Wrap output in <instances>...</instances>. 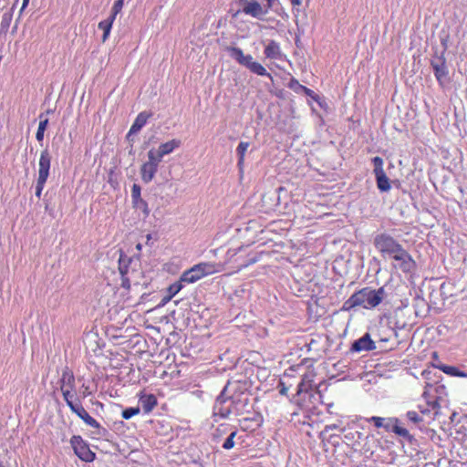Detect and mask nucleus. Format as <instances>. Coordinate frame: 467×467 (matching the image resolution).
<instances>
[{
    "label": "nucleus",
    "mask_w": 467,
    "mask_h": 467,
    "mask_svg": "<svg viewBox=\"0 0 467 467\" xmlns=\"http://www.w3.org/2000/svg\"><path fill=\"white\" fill-rule=\"evenodd\" d=\"M142 201H144V200L141 198V196L132 199L133 206L135 207L136 205L140 204V202H142Z\"/></svg>",
    "instance_id": "obj_44"
},
{
    "label": "nucleus",
    "mask_w": 467,
    "mask_h": 467,
    "mask_svg": "<svg viewBox=\"0 0 467 467\" xmlns=\"http://www.w3.org/2000/svg\"><path fill=\"white\" fill-rule=\"evenodd\" d=\"M122 286H123V287H129V286H130L129 282H128V281H127V282L123 281V283H122Z\"/></svg>",
    "instance_id": "obj_49"
},
{
    "label": "nucleus",
    "mask_w": 467,
    "mask_h": 467,
    "mask_svg": "<svg viewBox=\"0 0 467 467\" xmlns=\"http://www.w3.org/2000/svg\"><path fill=\"white\" fill-rule=\"evenodd\" d=\"M181 144L182 142L180 140L172 139L169 141L160 144L158 150L153 149V155L155 158L161 161L165 155L171 153L174 150L178 149Z\"/></svg>",
    "instance_id": "obj_17"
},
{
    "label": "nucleus",
    "mask_w": 467,
    "mask_h": 467,
    "mask_svg": "<svg viewBox=\"0 0 467 467\" xmlns=\"http://www.w3.org/2000/svg\"><path fill=\"white\" fill-rule=\"evenodd\" d=\"M58 385L67 405L78 400L76 391L75 375L68 367L63 368Z\"/></svg>",
    "instance_id": "obj_7"
},
{
    "label": "nucleus",
    "mask_w": 467,
    "mask_h": 467,
    "mask_svg": "<svg viewBox=\"0 0 467 467\" xmlns=\"http://www.w3.org/2000/svg\"><path fill=\"white\" fill-rule=\"evenodd\" d=\"M67 407L70 409L72 412L77 414L88 426L95 429L101 428L100 423L88 414V412L82 406L79 400L67 404Z\"/></svg>",
    "instance_id": "obj_14"
},
{
    "label": "nucleus",
    "mask_w": 467,
    "mask_h": 467,
    "mask_svg": "<svg viewBox=\"0 0 467 467\" xmlns=\"http://www.w3.org/2000/svg\"><path fill=\"white\" fill-rule=\"evenodd\" d=\"M82 388H83V390L81 392V397L83 399H85V398L88 397L89 395H91L92 392L89 390V387L88 386H84L83 385Z\"/></svg>",
    "instance_id": "obj_41"
},
{
    "label": "nucleus",
    "mask_w": 467,
    "mask_h": 467,
    "mask_svg": "<svg viewBox=\"0 0 467 467\" xmlns=\"http://www.w3.org/2000/svg\"><path fill=\"white\" fill-rule=\"evenodd\" d=\"M430 374H431V372H430V371H427V370H424V371L422 372V376H423L425 379H429V378H428V376H429Z\"/></svg>",
    "instance_id": "obj_48"
},
{
    "label": "nucleus",
    "mask_w": 467,
    "mask_h": 467,
    "mask_svg": "<svg viewBox=\"0 0 467 467\" xmlns=\"http://www.w3.org/2000/svg\"><path fill=\"white\" fill-rule=\"evenodd\" d=\"M228 52L234 59H235L240 65L247 67L252 73L262 77L266 76L272 78L271 74L266 71L265 67L262 64L254 61L251 55H244L240 47H228Z\"/></svg>",
    "instance_id": "obj_6"
},
{
    "label": "nucleus",
    "mask_w": 467,
    "mask_h": 467,
    "mask_svg": "<svg viewBox=\"0 0 467 467\" xmlns=\"http://www.w3.org/2000/svg\"><path fill=\"white\" fill-rule=\"evenodd\" d=\"M140 413V408L139 407H130L127 408L122 410L121 416L124 420H130L135 415H138Z\"/></svg>",
    "instance_id": "obj_32"
},
{
    "label": "nucleus",
    "mask_w": 467,
    "mask_h": 467,
    "mask_svg": "<svg viewBox=\"0 0 467 467\" xmlns=\"http://www.w3.org/2000/svg\"><path fill=\"white\" fill-rule=\"evenodd\" d=\"M147 238H148V240H150V234H148Z\"/></svg>",
    "instance_id": "obj_54"
},
{
    "label": "nucleus",
    "mask_w": 467,
    "mask_h": 467,
    "mask_svg": "<svg viewBox=\"0 0 467 467\" xmlns=\"http://www.w3.org/2000/svg\"><path fill=\"white\" fill-rule=\"evenodd\" d=\"M296 368L291 367L284 373L283 379L279 381V393L283 396H286L288 390L293 386V384L289 381L292 378L295 377Z\"/></svg>",
    "instance_id": "obj_23"
},
{
    "label": "nucleus",
    "mask_w": 467,
    "mask_h": 467,
    "mask_svg": "<svg viewBox=\"0 0 467 467\" xmlns=\"http://www.w3.org/2000/svg\"><path fill=\"white\" fill-rule=\"evenodd\" d=\"M306 375L301 377L300 381L296 385V394L306 392L311 388V379Z\"/></svg>",
    "instance_id": "obj_31"
},
{
    "label": "nucleus",
    "mask_w": 467,
    "mask_h": 467,
    "mask_svg": "<svg viewBox=\"0 0 467 467\" xmlns=\"http://www.w3.org/2000/svg\"><path fill=\"white\" fill-rule=\"evenodd\" d=\"M441 45L443 46L444 48L447 47V43L445 40H441Z\"/></svg>",
    "instance_id": "obj_50"
},
{
    "label": "nucleus",
    "mask_w": 467,
    "mask_h": 467,
    "mask_svg": "<svg viewBox=\"0 0 467 467\" xmlns=\"http://www.w3.org/2000/svg\"><path fill=\"white\" fill-rule=\"evenodd\" d=\"M441 371L445 374L453 376V377H466V373L461 371L457 367L454 366H447L441 365L438 367Z\"/></svg>",
    "instance_id": "obj_30"
},
{
    "label": "nucleus",
    "mask_w": 467,
    "mask_h": 467,
    "mask_svg": "<svg viewBox=\"0 0 467 467\" xmlns=\"http://www.w3.org/2000/svg\"><path fill=\"white\" fill-rule=\"evenodd\" d=\"M70 443L74 452L81 461L85 462H92L95 460V452L90 450L88 444L82 439L81 436L74 435L70 439Z\"/></svg>",
    "instance_id": "obj_11"
},
{
    "label": "nucleus",
    "mask_w": 467,
    "mask_h": 467,
    "mask_svg": "<svg viewBox=\"0 0 467 467\" xmlns=\"http://www.w3.org/2000/svg\"><path fill=\"white\" fill-rule=\"evenodd\" d=\"M264 54L266 58L274 60V59H283L285 56L283 54L280 44L275 40H269L267 44L265 46Z\"/></svg>",
    "instance_id": "obj_19"
},
{
    "label": "nucleus",
    "mask_w": 467,
    "mask_h": 467,
    "mask_svg": "<svg viewBox=\"0 0 467 467\" xmlns=\"http://www.w3.org/2000/svg\"><path fill=\"white\" fill-rule=\"evenodd\" d=\"M182 282L181 279L178 282H175L171 285H170L166 290V296H163L161 299V305L164 306L169 301L171 300L173 296H175L183 287Z\"/></svg>",
    "instance_id": "obj_25"
},
{
    "label": "nucleus",
    "mask_w": 467,
    "mask_h": 467,
    "mask_svg": "<svg viewBox=\"0 0 467 467\" xmlns=\"http://www.w3.org/2000/svg\"><path fill=\"white\" fill-rule=\"evenodd\" d=\"M198 265L201 266L203 276L219 273L223 269V265L212 262H202Z\"/></svg>",
    "instance_id": "obj_24"
},
{
    "label": "nucleus",
    "mask_w": 467,
    "mask_h": 467,
    "mask_svg": "<svg viewBox=\"0 0 467 467\" xmlns=\"http://www.w3.org/2000/svg\"><path fill=\"white\" fill-rule=\"evenodd\" d=\"M150 117V114L143 111L138 114L133 124L130 127V133L138 132L145 124L147 123L148 119Z\"/></svg>",
    "instance_id": "obj_26"
},
{
    "label": "nucleus",
    "mask_w": 467,
    "mask_h": 467,
    "mask_svg": "<svg viewBox=\"0 0 467 467\" xmlns=\"http://www.w3.org/2000/svg\"><path fill=\"white\" fill-rule=\"evenodd\" d=\"M369 439L374 440V437H373L372 435H371V436H370V435H368V436L366 437V443H365V445H364V447H363V450H364V451H365V452H369L370 454H372V453H373V451H372L369 447H368V448L366 447V446H367V443H368V441H369Z\"/></svg>",
    "instance_id": "obj_42"
},
{
    "label": "nucleus",
    "mask_w": 467,
    "mask_h": 467,
    "mask_svg": "<svg viewBox=\"0 0 467 467\" xmlns=\"http://www.w3.org/2000/svg\"><path fill=\"white\" fill-rule=\"evenodd\" d=\"M119 271L121 273V275H125L127 273V270L124 269L122 266H121V260L119 259Z\"/></svg>",
    "instance_id": "obj_47"
},
{
    "label": "nucleus",
    "mask_w": 467,
    "mask_h": 467,
    "mask_svg": "<svg viewBox=\"0 0 467 467\" xmlns=\"http://www.w3.org/2000/svg\"><path fill=\"white\" fill-rule=\"evenodd\" d=\"M263 423V418L260 414H254L252 417H245L239 420V425L244 431H254Z\"/></svg>",
    "instance_id": "obj_18"
},
{
    "label": "nucleus",
    "mask_w": 467,
    "mask_h": 467,
    "mask_svg": "<svg viewBox=\"0 0 467 467\" xmlns=\"http://www.w3.org/2000/svg\"><path fill=\"white\" fill-rule=\"evenodd\" d=\"M385 296L386 292L383 286L379 289H372L368 286L363 287L356 291L344 302L341 310L350 311L356 307L373 309L381 304Z\"/></svg>",
    "instance_id": "obj_1"
},
{
    "label": "nucleus",
    "mask_w": 467,
    "mask_h": 467,
    "mask_svg": "<svg viewBox=\"0 0 467 467\" xmlns=\"http://www.w3.org/2000/svg\"><path fill=\"white\" fill-rule=\"evenodd\" d=\"M446 395V387L443 384L438 381L426 383L422 393V400L425 404L419 405L421 415L430 416L431 413L437 415L441 408V402Z\"/></svg>",
    "instance_id": "obj_2"
},
{
    "label": "nucleus",
    "mask_w": 467,
    "mask_h": 467,
    "mask_svg": "<svg viewBox=\"0 0 467 467\" xmlns=\"http://www.w3.org/2000/svg\"><path fill=\"white\" fill-rule=\"evenodd\" d=\"M291 5L294 7L300 6L303 3V0H290Z\"/></svg>",
    "instance_id": "obj_43"
},
{
    "label": "nucleus",
    "mask_w": 467,
    "mask_h": 467,
    "mask_svg": "<svg viewBox=\"0 0 467 467\" xmlns=\"http://www.w3.org/2000/svg\"><path fill=\"white\" fill-rule=\"evenodd\" d=\"M389 260L392 261V267L404 274H412L417 269V263L411 254L402 247L400 251L395 254Z\"/></svg>",
    "instance_id": "obj_9"
},
{
    "label": "nucleus",
    "mask_w": 467,
    "mask_h": 467,
    "mask_svg": "<svg viewBox=\"0 0 467 467\" xmlns=\"http://www.w3.org/2000/svg\"><path fill=\"white\" fill-rule=\"evenodd\" d=\"M249 146L250 143L248 141H241L236 148V152L238 155V167L241 169L244 166L245 153Z\"/></svg>",
    "instance_id": "obj_29"
},
{
    "label": "nucleus",
    "mask_w": 467,
    "mask_h": 467,
    "mask_svg": "<svg viewBox=\"0 0 467 467\" xmlns=\"http://www.w3.org/2000/svg\"><path fill=\"white\" fill-rule=\"evenodd\" d=\"M236 431H234L230 433L228 438L225 440V441L223 444V448L225 450H230L234 447V439L236 436Z\"/></svg>",
    "instance_id": "obj_36"
},
{
    "label": "nucleus",
    "mask_w": 467,
    "mask_h": 467,
    "mask_svg": "<svg viewBox=\"0 0 467 467\" xmlns=\"http://www.w3.org/2000/svg\"><path fill=\"white\" fill-rule=\"evenodd\" d=\"M284 190H285V188H284V187H279V188H278V192H281V191H284Z\"/></svg>",
    "instance_id": "obj_52"
},
{
    "label": "nucleus",
    "mask_w": 467,
    "mask_h": 467,
    "mask_svg": "<svg viewBox=\"0 0 467 467\" xmlns=\"http://www.w3.org/2000/svg\"><path fill=\"white\" fill-rule=\"evenodd\" d=\"M306 96L312 98L314 100L318 101L319 97L310 88L305 86V88L302 90Z\"/></svg>",
    "instance_id": "obj_40"
},
{
    "label": "nucleus",
    "mask_w": 467,
    "mask_h": 467,
    "mask_svg": "<svg viewBox=\"0 0 467 467\" xmlns=\"http://www.w3.org/2000/svg\"><path fill=\"white\" fill-rule=\"evenodd\" d=\"M136 248H137L139 251H140V250H141V248H142V245H141L140 244H138L136 245Z\"/></svg>",
    "instance_id": "obj_51"
},
{
    "label": "nucleus",
    "mask_w": 467,
    "mask_h": 467,
    "mask_svg": "<svg viewBox=\"0 0 467 467\" xmlns=\"http://www.w3.org/2000/svg\"><path fill=\"white\" fill-rule=\"evenodd\" d=\"M265 5H263L257 0H237V3L242 6L241 10H238L236 14L243 13L245 16H249L258 20H264L265 16L268 14L269 10L272 9L278 0H265Z\"/></svg>",
    "instance_id": "obj_3"
},
{
    "label": "nucleus",
    "mask_w": 467,
    "mask_h": 467,
    "mask_svg": "<svg viewBox=\"0 0 467 467\" xmlns=\"http://www.w3.org/2000/svg\"><path fill=\"white\" fill-rule=\"evenodd\" d=\"M431 66L437 81L441 86H443L449 75L445 57L443 56L435 57L431 61Z\"/></svg>",
    "instance_id": "obj_15"
},
{
    "label": "nucleus",
    "mask_w": 467,
    "mask_h": 467,
    "mask_svg": "<svg viewBox=\"0 0 467 467\" xmlns=\"http://www.w3.org/2000/svg\"><path fill=\"white\" fill-rule=\"evenodd\" d=\"M39 124H38V128H37V130H36V139L38 140V141H42L43 139H44V134H45V131L47 130V127L48 125V119L45 116L44 113H41L39 115Z\"/></svg>",
    "instance_id": "obj_28"
},
{
    "label": "nucleus",
    "mask_w": 467,
    "mask_h": 467,
    "mask_svg": "<svg viewBox=\"0 0 467 467\" xmlns=\"http://www.w3.org/2000/svg\"><path fill=\"white\" fill-rule=\"evenodd\" d=\"M124 0H117L111 9V14L109 16H114V20L119 13L121 12L123 7Z\"/></svg>",
    "instance_id": "obj_34"
},
{
    "label": "nucleus",
    "mask_w": 467,
    "mask_h": 467,
    "mask_svg": "<svg viewBox=\"0 0 467 467\" xmlns=\"http://www.w3.org/2000/svg\"><path fill=\"white\" fill-rule=\"evenodd\" d=\"M51 167V156L47 149H45L40 153L38 161V177L36 184V196L40 198L45 184L49 176V171Z\"/></svg>",
    "instance_id": "obj_8"
},
{
    "label": "nucleus",
    "mask_w": 467,
    "mask_h": 467,
    "mask_svg": "<svg viewBox=\"0 0 467 467\" xmlns=\"http://www.w3.org/2000/svg\"><path fill=\"white\" fill-rule=\"evenodd\" d=\"M202 277L204 276L201 270V266L197 264L182 273L181 275V281L183 283L192 284L202 279Z\"/></svg>",
    "instance_id": "obj_21"
},
{
    "label": "nucleus",
    "mask_w": 467,
    "mask_h": 467,
    "mask_svg": "<svg viewBox=\"0 0 467 467\" xmlns=\"http://www.w3.org/2000/svg\"><path fill=\"white\" fill-rule=\"evenodd\" d=\"M12 17H13V14L11 11L5 12L3 14L2 20H1V28L2 29H4V30L8 29L10 23L12 21Z\"/></svg>",
    "instance_id": "obj_33"
},
{
    "label": "nucleus",
    "mask_w": 467,
    "mask_h": 467,
    "mask_svg": "<svg viewBox=\"0 0 467 467\" xmlns=\"http://www.w3.org/2000/svg\"><path fill=\"white\" fill-rule=\"evenodd\" d=\"M372 163L374 166V174L376 177L377 187L380 192H389L391 188L390 182L389 177L387 176L384 171V161L383 159L376 156L372 159Z\"/></svg>",
    "instance_id": "obj_12"
},
{
    "label": "nucleus",
    "mask_w": 467,
    "mask_h": 467,
    "mask_svg": "<svg viewBox=\"0 0 467 467\" xmlns=\"http://www.w3.org/2000/svg\"><path fill=\"white\" fill-rule=\"evenodd\" d=\"M29 0H23L21 12L28 5Z\"/></svg>",
    "instance_id": "obj_46"
},
{
    "label": "nucleus",
    "mask_w": 467,
    "mask_h": 467,
    "mask_svg": "<svg viewBox=\"0 0 467 467\" xmlns=\"http://www.w3.org/2000/svg\"><path fill=\"white\" fill-rule=\"evenodd\" d=\"M114 16H109L107 19L99 23L98 27L103 31L102 42H106L109 36L112 25L114 23Z\"/></svg>",
    "instance_id": "obj_27"
},
{
    "label": "nucleus",
    "mask_w": 467,
    "mask_h": 467,
    "mask_svg": "<svg viewBox=\"0 0 467 467\" xmlns=\"http://www.w3.org/2000/svg\"><path fill=\"white\" fill-rule=\"evenodd\" d=\"M365 420L372 423L377 429H384L387 432H393L403 438H410L409 431L403 427L398 418L372 416Z\"/></svg>",
    "instance_id": "obj_4"
},
{
    "label": "nucleus",
    "mask_w": 467,
    "mask_h": 467,
    "mask_svg": "<svg viewBox=\"0 0 467 467\" xmlns=\"http://www.w3.org/2000/svg\"><path fill=\"white\" fill-rule=\"evenodd\" d=\"M51 112H52V110H51V109H48V110H47V112H46V113H47V114H50Z\"/></svg>",
    "instance_id": "obj_53"
},
{
    "label": "nucleus",
    "mask_w": 467,
    "mask_h": 467,
    "mask_svg": "<svg viewBox=\"0 0 467 467\" xmlns=\"http://www.w3.org/2000/svg\"><path fill=\"white\" fill-rule=\"evenodd\" d=\"M135 208L141 210L145 217L150 215L148 202L145 200L140 202V204L136 205Z\"/></svg>",
    "instance_id": "obj_38"
},
{
    "label": "nucleus",
    "mask_w": 467,
    "mask_h": 467,
    "mask_svg": "<svg viewBox=\"0 0 467 467\" xmlns=\"http://www.w3.org/2000/svg\"><path fill=\"white\" fill-rule=\"evenodd\" d=\"M139 402L142 407L143 412L148 414L158 405L157 398L154 394H147L141 391L139 395Z\"/></svg>",
    "instance_id": "obj_20"
},
{
    "label": "nucleus",
    "mask_w": 467,
    "mask_h": 467,
    "mask_svg": "<svg viewBox=\"0 0 467 467\" xmlns=\"http://www.w3.org/2000/svg\"><path fill=\"white\" fill-rule=\"evenodd\" d=\"M287 86L290 89L294 90L295 92H300L303 90V88H305V86L301 85L299 81L295 78H292L290 79Z\"/></svg>",
    "instance_id": "obj_35"
},
{
    "label": "nucleus",
    "mask_w": 467,
    "mask_h": 467,
    "mask_svg": "<svg viewBox=\"0 0 467 467\" xmlns=\"http://www.w3.org/2000/svg\"><path fill=\"white\" fill-rule=\"evenodd\" d=\"M234 401L230 398H225L223 393L217 397L213 410L214 414L222 418L228 417L232 412V405Z\"/></svg>",
    "instance_id": "obj_16"
},
{
    "label": "nucleus",
    "mask_w": 467,
    "mask_h": 467,
    "mask_svg": "<svg viewBox=\"0 0 467 467\" xmlns=\"http://www.w3.org/2000/svg\"><path fill=\"white\" fill-rule=\"evenodd\" d=\"M161 161L153 155V149L148 151V161L140 167V177L145 183L151 182L158 171Z\"/></svg>",
    "instance_id": "obj_13"
},
{
    "label": "nucleus",
    "mask_w": 467,
    "mask_h": 467,
    "mask_svg": "<svg viewBox=\"0 0 467 467\" xmlns=\"http://www.w3.org/2000/svg\"><path fill=\"white\" fill-rule=\"evenodd\" d=\"M245 255L246 250L244 247L229 249L226 253V263H233L236 271H240L241 269L245 268L258 261L257 256L246 258Z\"/></svg>",
    "instance_id": "obj_10"
},
{
    "label": "nucleus",
    "mask_w": 467,
    "mask_h": 467,
    "mask_svg": "<svg viewBox=\"0 0 467 467\" xmlns=\"http://www.w3.org/2000/svg\"><path fill=\"white\" fill-rule=\"evenodd\" d=\"M375 348V344L371 340L368 334L364 335L358 340L354 341L351 346V350L354 352H360L363 350H372Z\"/></svg>",
    "instance_id": "obj_22"
},
{
    "label": "nucleus",
    "mask_w": 467,
    "mask_h": 467,
    "mask_svg": "<svg viewBox=\"0 0 467 467\" xmlns=\"http://www.w3.org/2000/svg\"><path fill=\"white\" fill-rule=\"evenodd\" d=\"M140 186L134 183L131 187V198L135 199L140 196Z\"/></svg>",
    "instance_id": "obj_39"
},
{
    "label": "nucleus",
    "mask_w": 467,
    "mask_h": 467,
    "mask_svg": "<svg viewBox=\"0 0 467 467\" xmlns=\"http://www.w3.org/2000/svg\"><path fill=\"white\" fill-rule=\"evenodd\" d=\"M336 429H337V424L327 425L325 427V431H331V430H336Z\"/></svg>",
    "instance_id": "obj_45"
},
{
    "label": "nucleus",
    "mask_w": 467,
    "mask_h": 467,
    "mask_svg": "<svg viewBox=\"0 0 467 467\" xmlns=\"http://www.w3.org/2000/svg\"><path fill=\"white\" fill-rule=\"evenodd\" d=\"M374 246L385 260H389L403 247L394 237L385 233L375 236Z\"/></svg>",
    "instance_id": "obj_5"
},
{
    "label": "nucleus",
    "mask_w": 467,
    "mask_h": 467,
    "mask_svg": "<svg viewBox=\"0 0 467 467\" xmlns=\"http://www.w3.org/2000/svg\"><path fill=\"white\" fill-rule=\"evenodd\" d=\"M407 418L413 423H420L422 421V417L417 411L410 410L406 414Z\"/></svg>",
    "instance_id": "obj_37"
}]
</instances>
